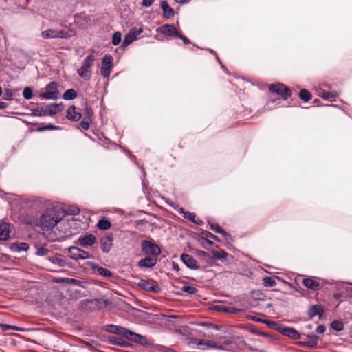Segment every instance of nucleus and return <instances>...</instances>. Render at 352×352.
Returning <instances> with one entry per match:
<instances>
[{
    "instance_id": "c9c22d12",
    "label": "nucleus",
    "mask_w": 352,
    "mask_h": 352,
    "mask_svg": "<svg viewBox=\"0 0 352 352\" xmlns=\"http://www.w3.org/2000/svg\"><path fill=\"white\" fill-rule=\"evenodd\" d=\"M308 341L307 345L309 346H315L317 345L318 336L316 335L307 336Z\"/></svg>"
},
{
    "instance_id": "a211bd4d",
    "label": "nucleus",
    "mask_w": 352,
    "mask_h": 352,
    "mask_svg": "<svg viewBox=\"0 0 352 352\" xmlns=\"http://www.w3.org/2000/svg\"><path fill=\"white\" fill-rule=\"evenodd\" d=\"M279 331L283 335L293 339H299L300 338V333L296 330L291 327H280L279 328Z\"/></svg>"
},
{
    "instance_id": "0eeeda50",
    "label": "nucleus",
    "mask_w": 352,
    "mask_h": 352,
    "mask_svg": "<svg viewBox=\"0 0 352 352\" xmlns=\"http://www.w3.org/2000/svg\"><path fill=\"white\" fill-rule=\"evenodd\" d=\"M141 247L142 252H144L146 254L157 256L161 254V250L159 246L150 241H142Z\"/></svg>"
},
{
    "instance_id": "4c0bfd02",
    "label": "nucleus",
    "mask_w": 352,
    "mask_h": 352,
    "mask_svg": "<svg viewBox=\"0 0 352 352\" xmlns=\"http://www.w3.org/2000/svg\"><path fill=\"white\" fill-rule=\"evenodd\" d=\"M196 343L198 345H203L207 347L217 348V346L214 343L210 342V341L205 340H196Z\"/></svg>"
},
{
    "instance_id": "e2e57ef3",
    "label": "nucleus",
    "mask_w": 352,
    "mask_h": 352,
    "mask_svg": "<svg viewBox=\"0 0 352 352\" xmlns=\"http://www.w3.org/2000/svg\"><path fill=\"white\" fill-rule=\"evenodd\" d=\"M2 94V89L1 87H0V96Z\"/></svg>"
},
{
    "instance_id": "338daca9",
    "label": "nucleus",
    "mask_w": 352,
    "mask_h": 352,
    "mask_svg": "<svg viewBox=\"0 0 352 352\" xmlns=\"http://www.w3.org/2000/svg\"><path fill=\"white\" fill-rule=\"evenodd\" d=\"M64 232H65V233H67V228L65 229Z\"/></svg>"
},
{
    "instance_id": "393cba45",
    "label": "nucleus",
    "mask_w": 352,
    "mask_h": 352,
    "mask_svg": "<svg viewBox=\"0 0 352 352\" xmlns=\"http://www.w3.org/2000/svg\"><path fill=\"white\" fill-rule=\"evenodd\" d=\"M88 16L84 13H80L74 16V22L79 27L84 26L88 23Z\"/></svg>"
},
{
    "instance_id": "680f3d73",
    "label": "nucleus",
    "mask_w": 352,
    "mask_h": 352,
    "mask_svg": "<svg viewBox=\"0 0 352 352\" xmlns=\"http://www.w3.org/2000/svg\"><path fill=\"white\" fill-rule=\"evenodd\" d=\"M209 51H210V53H212V54L214 53V52L212 50H209Z\"/></svg>"
},
{
    "instance_id": "2eb2a0df",
    "label": "nucleus",
    "mask_w": 352,
    "mask_h": 352,
    "mask_svg": "<svg viewBox=\"0 0 352 352\" xmlns=\"http://www.w3.org/2000/svg\"><path fill=\"white\" fill-rule=\"evenodd\" d=\"M78 244L84 248H88L93 245L96 243V237L94 234H88L79 237L78 240Z\"/></svg>"
},
{
    "instance_id": "f8f14e48",
    "label": "nucleus",
    "mask_w": 352,
    "mask_h": 352,
    "mask_svg": "<svg viewBox=\"0 0 352 352\" xmlns=\"http://www.w3.org/2000/svg\"><path fill=\"white\" fill-rule=\"evenodd\" d=\"M113 237L112 234H108L100 240V248L103 252H109L113 246Z\"/></svg>"
},
{
    "instance_id": "a878e982",
    "label": "nucleus",
    "mask_w": 352,
    "mask_h": 352,
    "mask_svg": "<svg viewBox=\"0 0 352 352\" xmlns=\"http://www.w3.org/2000/svg\"><path fill=\"white\" fill-rule=\"evenodd\" d=\"M156 264V260L153 258L146 257L139 261L138 265L141 267H152Z\"/></svg>"
},
{
    "instance_id": "cd10ccee",
    "label": "nucleus",
    "mask_w": 352,
    "mask_h": 352,
    "mask_svg": "<svg viewBox=\"0 0 352 352\" xmlns=\"http://www.w3.org/2000/svg\"><path fill=\"white\" fill-rule=\"evenodd\" d=\"M28 248L29 246L26 243H19L13 244L11 249L14 252H19L21 251H27Z\"/></svg>"
},
{
    "instance_id": "dca6fc26",
    "label": "nucleus",
    "mask_w": 352,
    "mask_h": 352,
    "mask_svg": "<svg viewBox=\"0 0 352 352\" xmlns=\"http://www.w3.org/2000/svg\"><path fill=\"white\" fill-rule=\"evenodd\" d=\"M64 109L63 103L50 104L45 108L44 115L53 116L61 112Z\"/></svg>"
},
{
    "instance_id": "864d4df0",
    "label": "nucleus",
    "mask_w": 352,
    "mask_h": 352,
    "mask_svg": "<svg viewBox=\"0 0 352 352\" xmlns=\"http://www.w3.org/2000/svg\"><path fill=\"white\" fill-rule=\"evenodd\" d=\"M215 308L217 310L223 311H225V312H228V308L224 307H222V306H216Z\"/></svg>"
},
{
    "instance_id": "774afa93",
    "label": "nucleus",
    "mask_w": 352,
    "mask_h": 352,
    "mask_svg": "<svg viewBox=\"0 0 352 352\" xmlns=\"http://www.w3.org/2000/svg\"><path fill=\"white\" fill-rule=\"evenodd\" d=\"M201 253H202L203 254H206V252H204V251H202V252H201Z\"/></svg>"
},
{
    "instance_id": "37998d69",
    "label": "nucleus",
    "mask_w": 352,
    "mask_h": 352,
    "mask_svg": "<svg viewBox=\"0 0 352 352\" xmlns=\"http://www.w3.org/2000/svg\"><path fill=\"white\" fill-rule=\"evenodd\" d=\"M14 95V91L12 89H6L5 94L3 96V99L6 100H12V98Z\"/></svg>"
},
{
    "instance_id": "69168bd1",
    "label": "nucleus",
    "mask_w": 352,
    "mask_h": 352,
    "mask_svg": "<svg viewBox=\"0 0 352 352\" xmlns=\"http://www.w3.org/2000/svg\"><path fill=\"white\" fill-rule=\"evenodd\" d=\"M71 219H72V221H74V217H71Z\"/></svg>"
},
{
    "instance_id": "f257e3e1",
    "label": "nucleus",
    "mask_w": 352,
    "mask_h": 352,
    "mask_svg": "<svg viewBox=\"0 0 352 352\" xmlns=\"http://www.w3.org/2000/svg\"><path fill=\"white\" fill-rule=\"evenodd\" d=\"M70 219H65L63 211L58 207L48 208L41 215L39 225L43 230H51L55 226L59 228L62 224L67 223V227L70 226Z\"/></svg>"
},
{
    "instance_id": "b1692460",
    "label": "nucleus",
    "mask_w": 352,
    "mask_h": 352,
    "mask_svg": "<svg viewBox=\"0 0 352 352\" xmlns=\"http://www.w3.org/2000/svg\"><path fill=\"white\" fill-rule=\"evenodd\" d=\"M303 285L309 289L316 290L320 287V284L318 281L311 278H307L302 280Z\"/></svg>"
},
{
    "instance_id": "de8ad7c7",
    "label": "nucleus",
    "mask_w": 352,
    "mask_h": 352,
    "mask_svg": "<svg viewBox=\"0 0 352 352\" xmlns=\"http://www.w3.org/2000/svg\"><path fill=\"white\" fill-rule=\"evenodd\" d=\"M153 2L154 0H143L142 2V6L144 7H149L153 4Z\"/></svg>"
},
{
    "instance_id": "09e8293b",
    "label": "nucleus",
    "mask_w": 352,
    "mask_h": 352,
    "mask_svg": "<svg viewBox=\"0 0 352 352\" xmlns=\"http://www.w3.org/2000/svg\"><path fill=\"white\" fill-rule=\"evenodd\" d=\"M47 250L45 249V248H41L38 250L37 251V254L38 256H44V255H46L47 254Z\"/></svg>"
},
{
    "instance_id": "79ce46f5",
    "label": "nucleus",
    "mask_w": 352,
    "mask_h": 352,
    "mask_svg": "<svg viewBox=\"0 0 352 352\" xmlns=\"http://www.w3.org/2000/svg\"><path fill=\"white\" fill-rule=\"evenodd\" d=\"M182 289L183 292H185L190 294H193L196 293L197 291V289L195 287H194L192 286H190V285H184L182 287Z\"/></svg>"
},
{
    "instance_id": "20e7f679",
    "label": "nucleus",
    "mask_w": 352,
    "mask_h": 352,
    "mask_svg": "<svg viewBox=\"0 0 352 352\" xmlns=\"http://www.w3.org/2000/svg\"><path fill=\"white\" fill-rule=\"evenodd\" d=\"M41 36L43 38H70L75 35V31L72 29L67 30H56L47 29L41 32Z\"/></svg>"
},
{
    "instance_id": "58836bf2",
    "label": "nucleus",
    "mask_w": 352,
    "mask_h": 352,
    "mask_svg": "<svg viewBox=\"0 0 352 352\" xmlns=\"http://www.w3.org/2000/svg\"><path fill=\"white\" fill-rule=\"evenodd\" d=\"M23 96L25 99L30 100L32 98V90L30 87H26L23 89Z\"/></svg>"
},
{
    "instance_id": "f03ea898",
    "label": "nucleus",
    "mask_w": 352,
    "mask_h": 352,
    "mask_svg": "<svg viewBox=\"0 0 352 352\" xmlns=\"http://www.w3.org/2000/svg\"><path fill=\"white\" fill-rule=\"evenodd\" d=\"M107 331L110 333L120 335L130 341L142 345H145L148 343V340L145 336L133 332L120 326L115 324L108 325L107 326Z\"/></svg>"
},
{
    "instance_id": "603ef678",
    "label": "nucleus",
    "mask_w": 352,
    "mask_h": 352,
    "mask_svg": "<svg viewBox=\"0 0 352 352\" xmlns=\"http://www.w3.org/2000/svg\"><path fill=\"white\" fill-rule=\"evenodd\" d=\"M325 327L324 325H319L317 328H316V332L318 333H322L325 331Z\"/></svg>"
},
{
    "instance_id": "a18cd8bd",
    "label": "nucleus",
    "mask_w": 352,
    "mask_h": 352,
    "mask_svg": "<svg viewBox=\"0 0 352 352\" xmlns=\"http://www.w3.org/2000/svg\"><path fill=\"white\" fill-rule=\"evenodd\" d=\"M3 330L12 329V330H16V331L21 330V329L17 327L9 325V324L3 325Z\"/></svg>"
},
{
    "instance_id": "9b49d317",
    "label": "nucleus",
    "mask_w": 352,
    "mask_h": 352,
    "mask_svg": "<svg viewBox=\"0 0 352 352\" xmlns=\"http://www.w3.org/2000/svg\"><path fill=\"white\" fill-rule=\"evenodd\" d=\"M138 286L142 289L153 293H159L161 290L157 283L152 280L142 279L138 283Z\"/></svg>"
},
{
    "instance_id": "4be33fe9",
    "label": "nucleus",
    "mask_w": 352,
    "mask_h": 352,
    "mask_svg": "<svg viewBox=\"0 0 352 352\" xmlns=\"http://www.w3.org/2000/svg\"><path fill=\"white\" fill-rule=\"evenodd\" d=\"M161 8L163 10V16L166 19H169L174 14V10L170 8L166 1H162L161 2Z\"/></svg>"
},
{
    "instance_id": "bf43d9fd",
    "label": "nucleus",
    "mask_w": 352,
    "mask_h": 352,
    "mask_svg": "<svg viewBox=\"0 0 352 352\" xmlns=\"http://www.w3.org/2000/svg\"><path fill=\"white\" fill-rule=\"evenodd\" d=\"M339 286H340V289H347L346 287H345V285L342 283V284H339Z\"/></svg>"
},
{
    "instance_id": "f704fd0d",
    "label": "nucleus",
    "mask_w": 352,
    "mask_h": 352,
    "mask_svg": "<svg viewBox=\"0 0 352 352\" xmlns=\"http://www.w3.org/2000/svg\"><path fill=\"white\" fill-rule=\"evenodd\" d=\"M311 94L307 89H302L299 93V97L305 102H307L311 99Z\"/></svg>"
},
{
    "instance_id": "72a5a7b5",
    "label": "nucleus",
    "mask_w": 352,
    "mask_h": 352,
    "mask_svg": "<svg viewBox=\"0 0 352 352\" xmlns=\"http://www.w3.org/2000/svg\"><path fill=\"white\" fill-rule=\"evenodd\" d=\"M263 284L265 287H271L276 285L275 280L270 276H265L263 278Z\"/></svg>"
},
{
    "instance_id": "473e14b6",
    "label": "nucleus",
    "mask_w": 352,
    "mask_h": 352,
    "mask_svg": "<svg viewBox=\"0 0 352 352\" xmlns=\"http://www.w3.org/2000/svg\"><path fill=\"white\" fill-rule=\"evenodd\" d=\"M228 254L224 250L215 251L213 252V257L216 259L223 261L226 258Z\"/></svg>"
},
{
    "instance_id": "a19ab883",
    "label": "nucleus",
    "mask_w": 352,
    "mask_h": 352,
    "mask_svg": "<svg viewBox=\"0 0 352 352\" xmlns=\"http://www.w3.org/2000/svg\"><path fill=\"white\" fill-rule=\"evenodd\" d=\"M121 41V34L118 32L114 33L112 37V43L113 45H118Z\"/></svg>"
},
{
    "instance_id": "6ab92c4d",
    "label": "nucleus",
    "mask_w": 352,
    "mask_h": 352,
    "mask_svg": "<svg viewBox=\"0 0 352 352\" xmlns=\"http://www.w3.org/2000/svg\"><path fill=\"white\" fill-rule=\"evenodd\" d=\"M179 212V214H182L185 219L195 224L201 225L203 223L201 220L197 219L195 213L186 212L183 208H180Z\"/></svg>"
},
{
    "instance_id": "7c9ffc66",
    "label": "nucleus",
    "mask_w": 352,
    "mask_h": 352,
    "mask_svg": "<svg viewBox=\"0 0 352 352\" xmlns=\"http://www.w3.org/2000/svg\"><path fill=\"white\" fill-rule=\"evenodd\" d=\"M77 96V94L75 90L72 89H67L65 91L63 96V98L65 100H73L76 98Z\"/></svg>"
},
{
    "instance_id": "3c124183",
    "label": "nucleus",
    "mask_w": 352,
    "mask_h": 352,
    "mask_svg": "<svg viewBox=\"0 0 352 352\" xmlns=\"http://www.w3.org/2000/svg\"><path fill=\"white\" fill-rule=\"evenodd\" d=\"M68 282L74 285H80V281L74 278H69Z\"/></svg>"
},
{
    "instance_id": "1a4fd4ad",
    "label": "nucleus",
    "mask_w": 352,
    "mask_h": 352,
    "mask_svg": "<svg viewBox=\"0 0 352 352\" xmlns=\"http://www.w3.org/2000/svg\"><path fill=\"white\" fill-rule=\"evenodd\" d=\"M143 32L142 28L137 29L136 28H131L129 32L125 35L124 39L122 43L123 47H127L132 42L137 40L138 36Z\"/></svg>"
},
{
    "instance_id": "13d9d810",
    "label": "nucleus",
    "mask_w": 352,
    "mask_h": 352,
    "mask_svg": "<svg viewBox=\"0 0 352 352\" xmlns=\"http://www.w3.org/2000/svg\"><path fill=\"white\" fill-rule=\"evenodd\" d=\"M175 1L178 3L184 4L188 3L189 0H175Z\"/></svg>"
},
{
    "instance_id": "412c9836",
    "label": "nucleus",
    "mask_w": 352,
    "mask_h": 352,
    "mask_svg": "<svg viewBox=\"0 0 352 352\" xmlns=\"http://www.w3.org/2000/svg\"><path fill=\"white\" fill-rule=\"evenodd\" d=\"M82 116L80 112L76 111L75 106H71L67 111V118L68 120L78 121L81 118Z\"/></svg>"
},
{
    "instance_id": "c85d7f7f",
    "label": "nucleus",
    "mask_w": 352,
    "mask_h": 352,
    "mask_svg": "<svg viewBox=\"0 0 352 352\" xmlns=\"http://www.w3.org/2000/svg\"><path fill=\"white\" fill-rule=\"evenodd\" d=\"M111 222L105 219H102L99 220L97 223L98 228L99 230H107L111 228Z\"/></svg>"
},
{
    "instance_id": "49530a36",
    "label": "nucleus",
    "mask_w": 352,
    "mask_h": 352,
    "mask_svg": "<svg viewBox=\"0 0 352 352\" xmlns=\"http://www.w3.org/2000/svg\"><path fill=\"white\" fill-rule=\"evenodd\" d=\"M80 125L84 130H87L89 127V122L84 120L80 122Z\"/></svg>"
},
{
    "instance_id": "5fc2aeb1",
    "label": "nucleus",
    "mask_w": 352,
    "mask_h": 352,
    "mask_svg": "<svg viewBox=\"0 0 352 352\" xmlns=\"http://www.w3.org/2000/svg\"><path fill=\"white\" fill-rule=\"evenodd\" d=\"M79 209L78 208H75L72 211L69 212V213L72 215H76L79 213Z\"/></svg>"
},
{
    "instance_id": "bb28decb",
    "label": "nucleus",
    "mask_w": 352,
    "mask_h": 352,
    "mask_svg": "<svg viewBox=\"0 0 352 352\" xmlns=\"http://www.w3.org/2000/svg\"><path fill=\"white\" fill-rule=\"evenodd\" d=\"M93 269H95L97 273L102 276L109 278L112 276V272L107 268L94 266Z\"/></svg>"
},
{
    "instance_id": "c756f323",
    "label": "nucleus",
    "mask_w": 352,
    "mask_h": 352,
    "mask_svg": "<svg viewBox=\"0 0 352 352\" xmlns=\"http://www.w3.org/2000/svg\"><path fill=\"white\" fill-rule=\"evenodd\" d=\"M208 224L210 225L211 230H212L215 232L222 234L224 237L228 236V233L223 228H221L219 225L214 224V223H211L209 221H208Z\"/></svg>"
},
{
    "instance_id": "39448f33",
    "label": "nucleus",
    "mask_w": 352,
    "mask_h": 352,
    "mask_svg": "<svg viewBox=\"0 0 352 352\" xmlns=\"http://www.w3.org/2000/svg\"><path fill=\"white\" fill-rule=\"evenodd\" d=\"M58 83L56 82H50L45 87V91L39 94V97L45 100H56L60 97L58 91Z\"/></svg>"
},
{
    "instance_id": "8fccbe9b",
    "label": "nucleus",
    "mask_w": 352,
    "mask_h": 352,
    "mask_svg": "<svg viewBox=\"0 0 352 352\" xmlns=\"http://www.w3.org/2000/svg\"><path fill=\"white\" fill-rule=\"evenodd\" d=\"M177 37L181 38L183 41L184 44L190 43V40L188 38H186V36L181 34L179 32V35H177Z\"/></svg>"
},
{
    "instance_id": "6e6552de",
    "label": "nucleus",
    "mask_w": 352,
    "mask_h": 352,
    "mask_svg": "<svg viewBox=\"0 0 352 352\" xmlns=\"http://www.w3.org/2000/svg\"><path fill=\"white\" fill-rule=\"evenodd\" d=\"M113 58L109 54H106L101 62L100 73L104 78H108L111 72Z\"/></svg>"
},
{
    "instance_id": "0e129e2a",
    "label": "nucleus",
    "mask_w": 352,
    "mask_h": 352,
    "mask_svg": "<svg viewBox=\"0 0 352 352\" xmlns=\"http://www.w3.org/2000/svg\"><path fill=\"white\" fill-rule=\"evenodd\" d=\"M307 328H308V329H311V325H309V326H307Z\"/></svg>"
},
{
    "instance_id": "9d476101",
    "label": "nucleus",
    "mask_w": 352,
    "mask_h": 352,
    "mask_svg": "<svg viewBox=\"0 0 352 352\" xmlns=\"http://www.w3.org/2000/svg\"><path fill=\"white\" fill-rule=\"evenodd\" d=\"M68 253L70 258L76 261L84 260L90 257L89 252L76 246L69 248Z\"/></svg>"
},
{
    "instance_id": "4d7b16f0",
    "label": "nucleus",
    "mask_w": 352,
    "mask_h": 352,
    "mask_svg": "<svg viewBox=\"0 0 352 352\" xmlns=\"http://www.w3.org/2000/svg\"><path fill=\"white\" fill-rule=\"evenodd\" d=\"M7 104L3 102H0V109H5L7 107Z\"/></svg>"
},
{
    "instance_id": "2f4dec72",
    "label": "nucleus",
    "mask_w": 352,
    "mask_h": 352,
    "mask_svg": "<svg viewBox=\"0 0 352 352\" xmlns=\"http://www.w3.org/2000/svg\"><path fill=\"white\" fill-rule=\"evenodd\" d=\"M322 309L319 305H314L311 307L309 309V316L314 317L316 315H322Z\"/></svg>"
},
{
    "instance_id": "c03bdc74",
    "label": "nucleus",
    "mask_w": 352,
    "mask_h": 352,
    "mask_svg": "<svg viewBox=\"0 0 352 352\" xmlns=\"http://www.w3.org/2000/svg\"><path fill=\"white\" fill-rule=\"evenodd\" d=\"M60 127L58 126H55L52 124L46 125L45 126L40 128L38 130L41 131H47V130H58Z\"/></svg>"
},
{
    "instance_id": "aec40b11",
    "label": "nucleus",
    "mask_w": 352,
    "mask_h": 352,
    "mask_svg": "<svg viewBox=\"0 0 352 352\" xmlns=\"http://www.w3.org/2000/svg\"><path fill=\"white\" fill-rule=\"evenodd\" d=\"M318 95L325 100L333 102L336 100L338 94L336 92L325 91L320 89Z\"/></svg>"
},
{
    "instance_id": "ddd939ff",
    "label": "nucleus",
    "mask_w": 352,
    "mask_h": 352,
    "mask_svg": "<svg viewBox=\"0 0 352 352\" xmlns=\"http://www.w3.org/2000/svg\"><path fill=\"white\" fill-rule=\"evenodd\" d=\"M157 31L162 33L164 35L177 37L179 35V32L176 28L172 25L165 24L157 29Z\"/></svg>"
},
{
    "instance_id": "423d86ee",
    "label": "nucleus",
    "mask_w": 352,
    "mask_h": 352,
    "mask_svg": "<svg viewBox=\"0 0 352 352\" xmlns=\"http://www.w3.org/2000/svg\"><path fill=\"white\" fill-rule=\"evenodd\" d=\"M269 88L272 92L279 95L284 100H287L292 95L291 89L281 83L270 85Z\"/></svg>"
},
{
    "instance_id": "ea45409f",
    "label": "nucleus",
    "mask_w": 352,
    "mask_h": 352,
    "mask_svg": "<svg viewBox=\"0 0 352 352\" xmlns=\"http://www.w3.org/2000/svg\"><path fill=\"white\" fill-rule=\"evenodd\" d=\"M331 327L336 331H342L343 329V323L338 320H335L331 323Z\"/></svg>"
},
{
    "instance_id": "e433bc0d",
    "label": "nucleus",
    "mask_w": 352,
    "mask_h": 352,
    "mask_svg": "<svg viewBox=\"0 0 352 352\" xmlns=\"http://www.w3.org/2000/svg\"><path fill=\"white\" fill-rule=\"evenodd\" d=\"M248 318L251 320H252V321L259 322H261V323H263V324H270L272 323H274L273 322H270V321H268V320H263V319L258 318V316H254V315L248 316Z\"/></svg>"
},
{
    "instance_id": "052dcab7",
    "label": "nucleus",
    "mask_w": 352,
    "mask_h": 352,
    "mask_svg": "<svg viewBox=\"0 0 352 352\" xmlns=\"http://www.w3.org/2000/svg\"><path fill=\"white\" fill-rule=\"evenodd\" d=\"M210 236L214 240H217V237L216 236H214V234H210Z\"/></svg>"
},
{
    "instance_id": "5701e85b",
    "label": "nucleus",
    "mask_w": 352,
    "mask_h": 352,
    "mask_svg": "<svg viewBox=\"0 0 352 352\" xmlns=\"http://www.w3.org/2000/svg\"><path fill=\"white\" fill-rule=\"evenodd\" d=\"M50 261L54 265H57L59 267H67L69 266L68 261L61 255L54 256L50 258Z\"/></svg>"
},
{
    "instance_id": "7ed1b4c3",
    "label": "nucleus",
    "mask_w": 352,
    "mask_h": 352,
    "mask_svg": "<svg viewBox=\"0 0 352 352\" xmlns=\"http://www.w3.org/2000/svg\"><path fill=\"white\" fill-rule=\"evenodd\" d=\"M95 60V52L92 51L87 56L82 63L81 67L77 69V73L82 78L88 80L91 78V68Z\"/></svg>"
},
{
    "instance_id": "4468645a",
    "label": "nucleus",
    "mask_w": 352,
    "mask_h": 352,
    "mask_svg": "<svg viewBox=\"0 0 352 352\" xmlns=\"http://www.w3.org/2000/svg\"><path fill=\"white\" fill-rule=\"evenodd\" d=\"M181 260L185 265L190 269L197 270L199 268L198 262L190 254H183L181 256Z\"/></svg>"
},
{
    "instance_id": "6e6d98bb",
    "label": "nucleus",
    "mask_w": 352,
    "mask_h": 352,
    "mask_svg": "<svg viewBox=\"0 0 352 352\" xmlns=\"http://www.w3.org/2000/svg\"><path fill=\"white\" fill-rule=\"evenodd\" d=\"M341 296H342V292L335 293L333 294L334 298L337 300H339L341 298Z\"/></svg>"
},
{
    "instance_id": "f3484780",
    "label": "nucleus",
    "mask_w": 352,
    "mask_h": 352,
    "mask_svg": "<svg viewBox=\"0 0 352 352\" xmlns=\"http://www.w3.org/2000/svg\"><path fill=\"white\" fill-rule=\"evenodd\" d=\"M11 225L6 222L0 223V241L9 239Z\"/></svg>"
}]
</instances>
